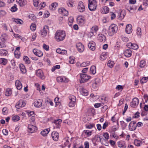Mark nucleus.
Segmentation results:
<instances>
[{
  "mask_svg": "<svg viewBox=\"0 0 148 148\" xmlns=\"http://www.w3.org/2000/svg\"><path fill=\"white\" fill-rule=\"evenodd\" d=\"M66 35L64 32L58 30L55 34V39L58 42L62 41L65 38Z\"/></svg>",
  "mask_w": 148,
  "mask_h": 148,
  "instance_id": "1",
  "label": "nucleus"
},
{
  "mask_svg": "<svg viewBox=\"0 0 148 148\" xmlns=\"http://www.w3.org/2000/svg\"><path fill=\"white\" fill-rule=\"evenodd\" d=\"M88 8L91 11L96 10L97 7V2L95 0H88Z\"/></svg>",
  "mask_w": 148,
  "mask_h": 148,
  "instance_id": "2",
  "label": "nucleus"
},
{
  "mask_svg": "<svg viewBox=\"0 0 148 148\" xmlns=\"http://www.w3.org/2000/svg\"><path fill=\"white\" fill-rule=\"evenodd\" d=\"M117 30V26L114 24H112L109 27L108 34L109 36H112L116 32Z\"/></svg>",
  "mask_w": 148,
  "mask_h": 148,
  "instance_id": "3",
  "label": "nucleus"
},
{
  "mask_svg": "<svg viewBox=\"0 0 148 148\" xmlns=\"http://www.w3.org/2000/svg\"><path fill=\"white\" fill-rule=\"evenodd\" d=\"M70 102L69 103V106L70 107H73L75 105L76 100L75 97L73 96H71L69 97Z\"/></svg>",
  "mask_w": 148,
  "mask_h": 148,
  "instance_id": "4",
  "label": "nucleus"
},
{
  "mask_svg": "<svg viewBox=\"0 0 148 148\" xmlns=\"http://www.w3.org/2000/svg\"><path fill=\"white\" fill-rule=\"evenodd\" d=\"M81 80V83H83L88 81L90 78V76H88L85 74H81L80 75Z\"/></svg>",
  "mask_w": 148,
  "mask_h": 148,
  "instance_id": "5",
  "label": "nucleus"
},
{
  "mask_svg": "<svg viewBox=\"0 0 148 148\" xmlns=\"http://www.w3.org/2000/svg\"><path fill=\"white\" fill-rule=\"evenodd\" d=\"M77 21L78 24L81 25H83L85 23V19L84 16H79L77 17Z\"/></svg>",
  "mask_w": 148,
  "mask_h": 148,
  "instance_id": "6",
  "label": "nucleus"
},
{
  "mask_svg": "<svg viewBox=\"0 0 148 148\" xmlns=\"http://www.w3.org/2000/svg\"><path fill=\"white\" fill-rule=\"evenodd\" d=\"M137 127L136 122L134 121H131L129 125V128L130 131H134L135 130Z\"/></svg>",
  "mask_w": 148,
  "mask_h": 148,
  "instance_id": "7",
  "label": "nucleus"
},
{
  "mask_svg": "<svg viewBox=\"0 0 148 148\" xmlns=\"http://www.w3.org/2000/svg\"><path fill=\"white\" fill-rule=\"evenodd\" d=\"M36 73L38 77L42 79H44L45 78L42 71L41 69H38L36 71Z\"/></svg>",
  "mask_w": 148,
  "mask_h": 148,
  "instance_id": "8",
  "label": "nucleus"
},
{
  "mask_svg": "<svg viewBox=\"0 0 148 148\" xmlns=\"http://www.w3.org/2000/svg\"><path fill=\"white\" fill-rule=\"evenodd\" d=\"M139 100L137 98H134L132 101L130 102V105L131 107L135 108L138 104Z\"/></svg>",
  "mask_w": 148,
  "mask_h": 148,
  "instance_id": "9",
  "label": "nucleus"
},
{
  "mask_svg": "<svg viewBox=\"0 0 148 148\" xmlns=\"http://www.w3.org/2000/svg\"><path fill=\"white\" fill-rule=\"evenodd\" d=\"M26 104V103L25 101H23L22 100H20L16 103L15 107L16 108L19 109L21 108L24 107Z\"/></svg>",
  "mask_w": 148,
  "mask_h": 148,
  "instance_id": "10",
  "label": "nucleus"
},
{
  "mask_svg": "<svg viewBox=\"0 0 148 148\" xmlns=\"http://www.w3.org/2000/svg\"><path fill=\"white\" fill-rule=\"evenodd\" d=\"M125 15L126 13L125 10H120L119 12L118 13V16L119 19L120 20H122L124 18Z\"/></svg>",
  "mask_w": 148,
  "mask_h": 148,
  "instance_id": "11",
  "label": "nucleus"
},
{
  "mask_svg": "<svg viewBox=\"0 0 148 148\" xmlns=\"http://www.w3.org/2000/svg\"><path fill=\"white\" fill-rule=\"evenodd\" d=\"M77 8L79 11L80 12H83L85 10V8L83 3L82 1H80L78 4Z\"/></svg>",
  "mask_w": 148,
  "mask_h": 148,
  "instance_id": "12",
  "label": "nucleus"
},
{
  "mask_svg": "<svg viewBox=\"0 0 148 148\" xmlns=\"http://www.w3.org/2000/svg\"><path fill=\"white\" fill-rule=\"evenodd\" d=\"M28 128L29 132L31 133L36 132L37 130L36 127L30 124L28 125Z\"/></svg>",
  "mask_w": 148,
  "mask_h": 148,
  "instance_id": "13",
  "label": "nucleus"
},
{
  "mask_svg": "<svg viewBox=\"0 0 148 148\" xmlns=\"http://www.w3.org/2000/svg\"><path fill=\"white\" fill-rule=\"evenodd\" d=\"M97 39L100 42L103 43L105 42L106 40L105 36L102 34H99L98 35Z\"/></svg>",
  "mask_w": 148,
  "mask_h": 148,
  "instance_id": "14",
  "label": "nucleus"
},
{
  "mask_svg": "<svg viewBox=\"0 0 148 148\" xmlns=\"http://www.w3.org/2000/svg\"><path fill=\"white\" fill-rule=\"evenodd\" d=\"M51 135L52 138L54 140L57 141L58 140L59 134L56 131H53L51 133Z\"/></svg>",
  "mask_w": 148,
  "mask_h": 148,
  "instance_id": "15",
  "label": "nucleus"
},
{
  "mask_svg": "<svg viewBox=\"0 0 148 148\" xmlns=\"http://www.w3.org/2000/svg\"><path fill=\"white\" fill-rule=\"evenodd\" d=\"M76 47L78 51L80 52H82L84 50V47L81 43L79 42L76 45Z\"/></svg>",
  "mask_w": 148,
  "mask_h": 148,
  "instance_id": "16",
  "label": "nucleus"
},
{
  "mask_svg": "<svg viewBox=\"0 0 148 148\" xmlns=\"http://www.w3.org/2000/svg\"><path fill=\"white\" fill-rule=\"evenodd\" d=\"M127 46L129 48L133 49H137L138 48V45L137 44L132 43L131 42L128 43L127 44Z\"/></svg>",
  "mask_w": 148,
  "mask_h": 148,
  "instance_id": "17",
  "label": "nucleus"
},
{
  "mask_svg": "<svg viewBox=\"0 0 148 148\" xmlns=\"http://www.w3.org/2000/svg\"><path fill=\"white\" fill-rule=\"evenodd\" d=\"M49 27L47 25L45 26L41 31V35L44 36L47 35V33L49 32Z\"/></svg>",
  "mask_w": 148,
  "mask_h": 148,
  "instance_id": "18",
  "label": "nucleus"
},
{
  "mask_svg": "<svg viewBox=\"0 0 148 148\" xmlns=\"http://www.w3.org/2000/svg\"><path fill=\"white\" fill-rule=\"evenodd\" d=\"M59 12L64 16H67L68 15V12L65 8H62L58 10Z\"/></svg>",
  "mask_w": 148,
  "mask_h": 148,
  "instance_id": "19",
  "label": "nucleus"
},
{
  "mask_svg": "<svg viewBox=\"0 0 148 148\" xmlns=\"http://www.w3.org/2000/svg\"><path fill=\"white\" fill-rule=\"evenodd\" d=\"M33 52L36 56L40 57L43 55L42 52L40 50L34 49L33 50Z\"/></svg>",
  "mask_w": 148,
  "mask_h": 148,
  "instance_id": "20",
  "label": "nucleus"
},
{
  "mask_svg": "<svg viewBox=\"0 0 148 148\" xmlns=\"http://www.w3.org/2000/svg\"><path fill=\"white\" fill-rule=\"evenodd\" d=\"M100 82V79H96L94 81L93 83L92 84V87L94 89H96L99 85Z\"/></svg>",
  "mask_w": 148,
  "mask_h": 148,
  "instance_id": "21",
  "label": "nucleus"
},
{
  "mask_svg": "<svg viewBox=\"0 0 148 148\" xmlns=\"http://www.w3.org/2000/svg\"><path fill=\"white\" fill-rule=\"evenodd\" d=\"M88 47L90 50L94 51L96 48L95 43L93 41L90 42L88 44Z\"/></svg>",
  "mask_w": 148,
  "mask_h": 148,
  "instance_id": "22",
  "label": "nucleus"
},
{
  "mask_svg": "<svg viewBox=\"0 0 148 148\" xmlns=\"http://www.w3.org/2000/svg\"><path fill=\"white\" fill-rule=\"evenodd\" d=\"M42 101L40 99H38L34 103V106L37 108H39L42 106Z\"/></svg>",
  "mask_w": 148,
  "mask_h": 148,
  "instance_id": "23",
  "label": "nucleus"
},
{
  "mask_svg": "<svg viewBox=\"0 0 148 148\" xmlns=\"http://www.w3.org/2000/svg\"><path fill=\"white\" fill-rule=\"evenodd\" d=\"M132 25L131 24L127 25L125 29L126 33L128 34H130L132 32Z\"/></svg>",
  "mask_w": 148,
  "mask_h": 148,
  "instance_id": "24",
  "label": "nucleus"
},
{
  "mask_svg": "<svg viewBox=\"0 0 148 148\" xmlns=\"http://www.w3.org/2000/svg\"><path fill=\"white\" fill-rule=\"evenodd\" d=\"M15 86L17 89L20 90L22 87V84L20 81L18 80H17L15 83Z\"/></svg>",
  "mask_w": 148,
  "mask_h": 148,
  "instance_id": "25",
  "label": "nucleus"
},
{
  "mask_svg": "<svg viewBox=\"0 0 148 148\" xmlns=\"http://www.w3.org/2000/svg\"><path fill=\"white\" fill-rule=\"evenodd\" d=\"M124 53L126 57H129L131 56L132 51L130 49H127L125 51Z\"/></svg>",
  "mask_w": 148,
  "mask_h": 148,
  "instance_id": "26",
  "label": "nucleus"
},
{
  "mask_svg": "<svg viewBox=\"0 0 148 148\" xmlns=\"http://www.w3.org/2000/svg\"><path fill=\"white\" fill-rule=\"evenodd\" d=\"M118 146L121 148H125L126 147V145L125 144L124 141H121L117 143Z\"/></svg>",
  "mask_w": 148,
  "mask_h": 148,
  "instance_id": "27",
  "label": "nucleus"
},
{
  "mask_svg": "<svg viewBox=\"0 0 148 148\" xmlns=\"http://www.w3.org/2000/svg\"><path fill=\"white\" fill-rule=\"evenodd\" d=\"M57 80L59 82H68V79L65 77L63 78L61 77H58L57 78Z\"/></svg>",
  "mask_w": 148,
  "mask_h": 148,
  "instance_id": "28",
  "label": "nucleus"
},
{
  "mask_svg": "<svg viewBox=\"0 0 148 148\" xmlns=\"http://www.w3.org/2000/svg\"><path fill=\"white\" fill-rule=\"evenodd\" d=\"M80 93L82 95L84 96H87L88 94V90L84 88H82L80 89Z\"/></svg>",
  "mask_w": 148,
  "mask_h": 148,
  "instance_id": "29",
  "label": "nucleus"
},
{
  "mask_svg": "<svg viewBox=\"0 0 148 148\" xmlns=\"http://www.w3.org/2000/svg\"><path fill=\"white\" fill-rule=\"evenodd\" d=\"M98 29V27L97 26H94L92 27L91 29V32L92 34H93L94 35H95L94 34L95 33V34H96V32L97 31Z\"/></svg>",
  "mask_w": 148,
  "mask_h": 148,
  "instance_id": "30",
  "label": "nucleus"
},
{
  "mask_svg": "<svg viewBox=\"0 0 148 148\" xmlns=\"http://www.w3.org/2000/svg\"><path fill=\"white\" fill-rule=\"evenodd\" d=\"M19 67L21 72L23 73H26V70L24 65L23 64H20L19 65Z\"/></svg>",
  "mask_w": 148,
  "mask_h": 148,
  "instance_id": "31",
  "label": "nucleus"
},
{
  "mask_svg": "<svg viewBox=\"0 0 148 148\" xmlns=\"http://www.w3.org/2000/svg\"><path fill=\"white\" fill-rule=\"evenodd\" d=\"M50 131V129L49 128L45 129L41 132L40 134L43 136H46Z\"/></svg>",
  "mask_w": 148,
  "mask_h": 148,
  "instance_id": "32",
  "label": "nucleus"
},
{
  "mask_svg": "<svg viewBox=\"0 0 148 148\" xmlns=\"http://www.w3.org/2000/svg\"><path fill=\"white\" fill-rule=\"evenodd\" d=\"M90 73L94 74L96 72V68L94 66H92L90 68Z\"/></svg>",
  "mask_w": 148,
  "mask_h": 148,
  "instance_id": "33",
  "label": "nucleus"
},
{
  "mask_svg": "<svg viewBox=\"0 0 148 148\" xmlns=\"http://www.w3.org/2000/svg\"><path fill=\"white\" fill-rule=\"evenodd\" d=\"M18 2L20 6H23L26 4V1L24 0H18Z\"/></svg>",
  "mask_w": 148,
  "mask_h": 148,
  "instance_id": "34",
  "label": "nucleus"
},
{
  "mask_svg": "<svg viewBox=\"0 0 148 148\" xmlns=\"http://www.w3.org/2000/svg\"><path fill=\"white\" fill-rule=\"evenodd\" d=\"M8 54V51L4 49H1L0 50V55L2 56H5Z\"/></svg>",
  "mask_w": 148,
  "mask_h": 148,
  "instance_id": "35",
  "label": "nucleus"
},
{
  "mask_svg": "<svg viewBox=\"0 0 148 148\" xmlns=\"http://www.w3.org/2000/svg\"><path fill=\"white\" fill-rule=\"evenodd\" d=\"M20 119V117L17 115H15L12 117V120L14 122H16L19 120Z\"/></svg>",
  "mask_w": 148,
  "mask_h": 148,
  "instance_id": "36",
  "label": "nucleus"
},
{
  "mask_svg": "<svg viewBox=\"0 0 148 148\" xmlns=\"http://www.w3.org/2000/svg\"><path fill=\"white\" fill-rule=\"evenodd\" d=\"M7 59L5 58H1L0 59V64L3 65H5L7 63Z\"/></svg>",
  "mask_w": 148,
  "mask_h": 148,
  "instance_id": "37",
  "label": "nucleus"
},
{
  "mask_svg": "<svg viewBox=\"0 0 148 148\" xmlns=\"http://www.w3.org/2000/svg\"><path fill=\"white\" fill-rule=\"evenodd\" d=\"M1 38L2 41L5 40L7 39L8 36L5 34H3L1 36Z\"/></svg>",
  "mask_w": 148,
  "mask_h": 148,
  "instance_id": "38",
  "label": "nucleus"
},
{
  "mask_svg": "<svg viewBox=\"0 0 148 148\" xmlns=\"http://www.w3.org/2000/svg\"><path fill=\"white\" fill-rule=\"evenodd\" d=\"M23 60L27 64H29L30 63L29 58L27 56H24L23 57Z\"/></svg>",
  "mask_w": 148,
  "mask_h": 148,
  "instance_id": "39",
  "label": "nucleus"
},
{
  "mask_svg": "<svg viewBox=\"0 0 148 148\" xmlns=\"http://www.w3.org/2000/svg\"><path fill=\"white\" fill-rule=\"evenodd\" d=\"M12 94V91L11 89L7 88L5 93V95L7 96H10Z\"/></svg>",
  "mask_w": 148,
  "mask_h": 148,
  "instance_id": "40",
  "label": "nucleus"
},
{
  "mask_svg": "<svg viewBox=\"0 0 148 148\" xmlns=\"http://www.w3.org/2000/svg\"><path fill=\"white\" fill-rule=\"evenodd\" d=\"M142 144V142L140 140L137 139L134 140V144L135 145L137 146H140Z\"/></svg>",
  "mask_w": 148,
  "mask_h": 148,
  "instance_id": "41",
  "label": "nucleus"
},
{
  "mask_svg": "<svg viewBox=\"0 0 148 148\" xmlns=\"http://www.w3.org/2000/svg\"><path fill=\"white\" fill-rule=\"evenodd\" d=\"M28 17L31 19L33 21H35L36 20V17L35 15L32 14H30L28 16Z\"/></svg>",
  "mask_w": 148,
  "mask_h": 148,
  "instance_id": "42",
  "label": "nucleus"
},
{
  "mask_svg": "<svg viewBox=\"0 0 148 148\" xmlns=\"http://www.w3.org/2000/svg\"><path fill=\"white\" fill-rule=\"evenodd\" d=\"M114 64V63L113 62L110 60L108 62L107 65L110 67L112 68L113 67Z\"/></svg>",
  "mask_w": 148,
  "mask_h": 148,
  "instance_id": "43",
  "label": "nucleus"
},
{
  "mask_svg": "<svg viewBox=\"0 0 148 148\" xmlns=\"http://www.w3.org/2000/svg\"><path fill=\"white\" fill-rule=\"evenodd\" d=\"M14 21L17 24H22L23 23V21L19 19H14Z\"/></svg>",
  "mask_w": 148,
  "mask_h": 148,
  "instance_id": "44",
  "label": "nucleus"
},
{
  "mask_svg": "<svg viewBox=\"0 0 148 148\" xmlns=\"http://www.w3.org/2000/svg\"><path fill=\"white\" fill-rule=\"evenodd\" d=\"M148 80V77H144L142 78L140 80V82L141 84H143L146 82Z\"/></svg>",
  "mask_w": 148,
  "mask_h": 148,
  "instance_id": "45",
  "label": "nucleus"
},
{
  "mask_svg": "<svg viewBox=\"0 0 148 148\" xmlns=\"http://www.w3.org/2000/svg\"><path fill=\"white\" fill-rule=\"evenodd\" d=\"M145 65V62L144 60H142L140 61V66L141 68L144 67Z\"/></svg>",
  "mask_w": 148,
  "mask_h": 148,
  "instance_id": "46",
  "label": "nucleus"
},
{
  "mask_svg": "<svg viewBox=\"0 0 148 148\" xmlns=\"http://www.w3.org/2000/svg\"><path fill=\"white\" fill-rule=\"evenodd\" d=\"M62 120L60 119L55 120L54 121V123L57 125L58 126L61 123Z\"/></svg>",
  "mask_w": 148,
  "mask_h": 148,
  "instance_id": "47",
  "label": "nucleus"
},
{
  "mask_svg": "<svg viewBox=\"0 0 148 148\" xmlns=\"http://www.w3.org/2000/svg\"><path fill=\"white\" fill-rule=\"evenodd\" d=\"M7 14L6 11L4 10H0V18L5 15Z\"/></svg>",
  "mask_w": 148,
  "mask_h": 148,
  "instance_id": "48",
  "label": "nucleus"
},
{
  "mask_svg": "<svg viewBox=\"0 0 148 148\" xmlns=\"http://www.w3.org/2000/svg\"><path fill=\"white\" fill-rule=\"evenodd\" d=\"M34 5L36 7L38 5L39 0H33Z\"/></svg>",
  "mask_w": 148,
  "mask_h": 148,
  "instance_id": "49",
  "label": "nucleus"
},
{
  "mask_svg": "<svg viewBox=\"0 0 148 148\" xmlns=\"http://www.w3.org/2000/svg\"><path fill=\"white\" fill-rule=\"evenodd\" d=\"M30 29L32 31H34L36 29V26L35 24H32L30 27Z\"/></svg>",
  "mask_w": 148,
  "mask_h": 148,
  "instance_id": "50",
  "label": "nucleus"
},
{
  "mask_svg": "<svg viewBox=\"0 0 148 148\" xmlns=\"http://www.w3.org/2000/svg\"><path fill=\"white\" fill-rule=\"evenodd\" d=\"M17 10L16 7V5L14 4V5L11 8V11L12 12H15Z\"/></svg>",
  "mask_w": 148,
  "mask_h": 148,
  "instance_id": "51",
  "label": "nucleus"
},
{
  "mask_svg": "<svg viewBox=\"0 0 148 148\" xmlns=\"http://www.w3.org/2000/svg\"><path fill=\"white\" fill-rule=\"evenodd\" d=\"M103 10L104 12V13L106 14L109 11V8L107 6L104 7L103 8Z\"/></svg>",
  "mask_w": 148,
  "mask_h": 148,
  "instance_id": "52",
  "label": "nucleus"
},
{
  "mask_svg": "<svg viewBox=\"0 0 148 148\" xmlns=\"http://www.w3.org/2000/svg\"><path fill=\"white\" fill-rule=\"evenodd\" d=\"M137 34L138 35L140 36L141 35V30L140 28L138 27L137 29Z\"/></svg>",
  "mask_w": 148,
  "mask_h": 148,
  "instance_id": "53",
  "label": "nucleus"
},
{
  "mask_svg": "<svg viewBox=\"0 0 148 148\" xmlns=\"http://www.w3.org/2000/svg\"><path fill=\"white\" fill-rule=\"evenodd\" d=\"M3 114L4 115H6L8 113V111L7 110V108L6 107H4L2 110Z\"/></svg>",
  "mask_w": 148,
  "mask_h": 148,
  "instance_id": "54",
  "label": "nucleus"
},
{
  "mask_svg": "<svg viewBox=\"0 0 148 148\" xmlns=\"http://www.w3.org/2000/svg\"><path fill=\"white\" fill-rule=\"evenodd\" d=\"M89 63H90V62H84L82 63L80 65H81V66H82V67L86 66L88 65H89L90 64Z\"/></svg>",
  "mask_w": 148,
  "mask_h": 148,
  "instance_id": "55",
  "label": "nucleus"
},
{
  "mask_svg": "<svg viewBox=\"0 0 148 148\" xmlns=\"http://www.w3.org/2000/svg\"><path fill=\"white\" fill-rule=\"evenodd\" d=\"M104 103H97L94 105V106L95 108H98L100 106H102L103 105Z\"/></svg>",
  "mask_w": 148,
  "mask_h": 148,
  "instance_id": "56",
  "label": "nucleus"
},
{
  "mask_svg": "<svg viewBox=\"0 0 148 148\" xmlns=\"http://www.w3.org/2000/svg\"><path fill=\"white\" fill-rule=\"evenodd\" d=\"M120 123L122 127L123 128H125L127 125V124L123 121H120Z\"/></svg>",
  "mask_w": 148,
  "mask_h": 148,
  "instance_id": "57",
  "label": "nucleus"
},
{
  "mask_svg": "<svg viewBox=\"0 0 148 148\" xmlns=\"http://www.w3.org/2000/svg\"><path fill=\"white\" fill-rule=\"evenodd\" d=\"M6 47V45L5 42L4 41H2V42H0V48H3Z\"/></svg>",
  "mask_w": 148,
  "mask_h": 148,
  "instance_id": "58",
  "label": "nucleus"
},
{
  "mask_svg": "<svg viewBox=\"0 0 148 148\" xmlns=\"http://www.w3.org/2000/svg\"><path fill=\"white\" fill-rule=\"evenodd\" d=\"M84 132L88 136L91 135V134L92 132L91 131H89L88 130H85L84 131Z\"/></svg>",
  "mask_w": 148,
  "mask_h": 148,
  "instance_id": "59",
  "label": "nucleus"
},
{
  "mask_svg": "<svg viewBox=\"0 0 148 148\" xmlns=\"http://www.w3.org/2000/svg\"><path fill=\"white\" fill-rule=\"evenodd\" d=\"M103 136L106 139L108 140L109 139V134L108 133L106 132L104 133L103 134Z\"/></svg>",
  "mask_w": 148,
  "mask_h": 148,
  "instance_id": "60",
  "label": "nucleus"
},
{
  "mask_svg": "<svg viewBox=\"0 0 148 148\" xmlns=\"http://www.w3.org/2000/svg\"><path fill=\"white\" fill-rule=\"evenodd\" d=\"M14 55L15 57L17 58H19L20 56V53H18V52H16V51H15Z\"/></svg>",
  "mask_w": 148,
  "mask_h": 148,
  "instance_id": "61",
  "label": "nucleus"
},
{
  "mask_svg": "<svg viewBox=\"0 0 148 148\" xmlns=\"http://www.w3.org/2000/svg\"><path fill=\"white\" fill-rule=\"evenodd\" d=\"M73 2L71 0H69L67 2L68 6L72 7L73 5Z\"/></svg>",
  "mask_w": 148,
  "mask_h": 148,
  "instance_id": "62",
  "label": "nucleus"
},
{
  "mask_svg": "<svg viewBox=\"0 0 148 148\" xmlns=\"http://www.w3.org/2000/svg\"><path fill=\"white\" fill-rule=\"evenodd\" d=\"M46 5L45 3V2H43L40 3L39 5V7L40 8H44Z\"/></svg>",
  "mask_w": 148,
  "mask_h": 148,
  "instance_id": "63",
  "label": "nucleus"
},
{
  "mask_svg": "<svg viewBox=\"0 0 148 148\" xmlns=\"http://www.w3.org/2000/svg\"><path fill=\"white\" fill-rule=\"evenodd\" d=\"M43 48L46 51H48L49 49V46L46 45L45 44H44L43 45Z\"/></svg>",
  "mask_w": 148,
  "mask_h": 148,
  "instance_id": "64",
  "label": "nucleus"
}]
</instances>
